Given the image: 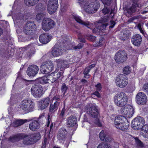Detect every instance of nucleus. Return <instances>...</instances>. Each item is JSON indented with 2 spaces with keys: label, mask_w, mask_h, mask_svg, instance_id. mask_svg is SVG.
<instances>
[{
  "label": "nucleus",
  "mask_w": 148,
  "mask_h": 148,
  "mask_svg": "<svg viewBox=\"0 0 148 148\" xmlns=\"http://www.w3.org/2000/svg\"><path fill=\"white\" fill-rule=\"evenodd\" d=\"M34 102L30 99H26L21 101L19 106L16 108L18 111L27 113L32 111L34 108Z\"/></svg>",
  "instance_id": "2"
},
{
  "label": "nucleus",
  "mask_w": 148,
  "mask_h": 148,
  "mask_svg": "<svg viewBox=\"0 0 148 148\" xmlns=\"http://www.w3.org/2000/svg\"><path fill=\"white\" fill-rule=\"evenodd\" d=\"M136 143L138 146L140 147H142L143 146V145L141 141L139 140L137 138H135Z\"/></svg>",
  "instance_id": "44"
},
{
  "label": "nucleus",
  "mask_w": 148,
  "mask_h": 148,
  "mask_svg": "<svg viewBox=\"0 0 148 148\" xmlns=\"http://www.w3.org/2000/svg\"><path fill=\"white\" fill-rule=\"evenodd\" d=\"M105 44V39L103 38H101L99 41L96 42L94 44L95 47H101Z\"/></svg>",
  "instance_id": "36"
},
{
  "label": "nucleus",
  "mask_w": 148,
  "mask_h": 148,
  "mask_svg": "<svg viewBox=\"0 0 148 148\" xmlns=\"http://www.w3.org/2000/svg\"><path fill=\"white\" fill-rule=\"evenodd\" d=\"M58 66L62 67H66L68 62L62 59H59L56 60Z\"/></svg>",
  "instance_id": "34"
},
{
  "label": "nucleus",
  "mask_w": 148,
  "mask_h": 148,
  "mask_svg": "<svg viewBox=\"0 0 148 148\" xmlns=\"http://www.w3.org/2000/svg\"><path fill=\"white\" fill-rule=\"evenodd\" d=\"M137 18H138V17L134 16V17L131 18H130V20L131 21H132L133 20L135 19H136Z\"/></svg>",
  "instance_id": "60"
},
{
  "label": "nucleus",
  "mask_w": 148,
  "mask_h": 148,
  "mask_svg": "<svg viewBox=\"0 0 148 148\" xmlns=\"http://www.w3.org/2000/svg\"><path fill=\"white\" fill-rule=\"evenodd\" d=\"M53 75V73H51L49 75H45L39 78L38 79V82L42 84H47L49 82L52 81V76Z\"/></svg>",
  "instance_id": "15"
},
{
  "label": "nucleus",
  "mask_w": 148,
  "mask_h": 148,
  "mask_svg": "<svg viewBox=\"0 0 148 148\" xmlns=\"http://www.w3.org/2000/svg\"><path fill=\"white\" fill-rule=\"evenodd\" d=\"M114 16V13H113V11L112 10L110 13V15L108 17V18H109L110 17H112Z\"/></svg>",
  "instance_id": "58"
},
{
  "label": "nucleus",
  "mask_w": 148,
  "mask_h": 148,
  "mask_svg": "<svg viewBox=\"0 0 148 148\" xmlns=\"http://www.w3.org/2000/svg\"><path fill=\"white\" fill-rule=\"evenodd\" d=\"M142 41V38L139 34H136L133 36L132 39V42L135 46L140 45Z\"/></svg>",
  "instance_id": "20"
},
{
  "label": "nucleus",
  "mask_w": 148,
  "mask_h": 148,
  "mask_svg": "<svg viewBox=\"0 0 148 148\" xmlns=\"http://www.w3.org/2000/svg\"><path fill=\"white\" fill-rule=\"evenodd\" d=\"M136 102L139 105L145 104L147 101V98L146 95L143 92H140L138 93L136 97Z\"/></svg>",
  "instance_id": "13"
},
{
  "label": "nucleus",
  "mask_w": 148,
  "mask_h": 148,
  "mask_svg": "<svg viewBox=\"0 0 148 148\" xmlns=\"http://www.w3.org/2000/svg\"><path fill=\"white\" fill-rule=\"evenodd\" d=\"M77 119L75 117L71 116L67 119V123L69 127H72L76 125Z\"/></svg>",
  "instance_id": "25"
},
{
  "label": "nucleus",
  "mask_w": 148,
  "mask_h": 148,
  "mask_svg": "<svg viewBox=\"0 0 148 148\" xmlns=\"http://www.w3.org/2000/svg\"><path fill=\"white\" fill-rule=\"evenodd\" d=\"M32 95L36 98H40L43 94V89L40 85H34L31 88Z\"/></svg>",
  "instance_id": "9"
},
{
  "label": "nucleus",
  "mask_w": 148,
  "mask_h": 148,
  "mask_svg": "<svg viewBox=\"0 0 148 148\" xmlns=\"http://www.w3.org/2000/svg\"><path fill=\"white\" fill-rule=\"evenodd\" d=\"M142 26V25L140 23L138 24L137 25V27L139 30L140 32L143 34L144 35L145 34V32Z\"/></svg>",
  "instance_id": "45"
},
{
  "label": "nucleus",
  "mask_w": 148,
  "mask_h": 148,
  "mask_svg": "<svg viewBox=\"0 0 148 148\" xmlns=\"http://www.w3.org/2000/svg\"><path fill=\"white\" fill-rule=\"evenodd\" d=\"M119 112L125 118L132 117L134 112V109L132 106L127 105L122 107L119 110Z\"/></svg>",
  "instance_id": "5"
},
{
  "label": "nucleus",
  "mask_w": 148,
  "mask_h": 148,
  "mask_svg": "<svg viewBox=\"0 0 148 148\" xmlns=\"http://www.w3.org/2000/svg\"><path fill=\"white\" fill-rule=\"evenodd\" d=\"M87 38L91 41H93L95 40V37L94 36L89 35L87 37Z\"/></svg>",
  "instance_id": "47"
},
{
  "label": "nucleus",
  "mask_w": 148,
  "mask_h": 148,
  "mask_svg": "<svg viewBox=\"0 0 148 148\" xmlns=\"http://www.w3.org/2000/svg\"><path fill=\"white\" fill-rule=\"evenodd\" d=\"M60 99V97L58 96H56L53 97V99L58 100Z\"/></svg>",
  "instance_id": "59"
},
{
  "label": "nucleus",
  "mask_w": 148,
  "mask_h": 148,
  "mask_svg": "<svg viewBox=\"0 0 148 148\" xmlns=\"http://www.w3.org/2000/svg\"><path fill=\"white\" fill-rule=\"evenodd\" d=\"M138 0H133V3H134L132 7L129 9H127V11L129 13L131 14L136 10V8L138 7V5L137 4V2Z\"/></svg>",
  "instance_id": "28"
},
{
  "label": "nucleus",
  "mask_w": 148,
  "mask_h": 148,
  "mask_svg": "<svg viewBox=\"0 0 148 148\" xmlns=\"http://www.w3.org/2000/svg\"><path fill=\"white\" fill-rule=\"evenodd\" d=\"M129 125V123L127 121L124 123H119L118 124V127L116 126V125H114V126L117 129L120 130H125L128 128Z\"/></svg>",
  "instance_id": "27"
},
{
  "label": "nucleus",
  "mask_w": 148,
  "mask_h": 148,
  "mask_svg": "<svg viewBox=\"0 0 148 148\" xmlns=\"http://www.w3.org/2000/svg\"><path fill=\"white\" fill-rule=\"evenodd\" d=\"M22 138V135L19 134L15 135L12 136L9 138L8 140L10 142H14L20 140Z\"/></svg>",
  "instance_id": "26"
},
{
  "label": "nucleus",
  "mask_w": 148,
  "mask_h": 148,
  "mask_svg": "<svg viewBox=\"0 0 148 148\" xmlns=\"http://www.w3.org/2000/svg\"><path fill=\"white\" fill-rule=\"evenodd\" d=\"M129 37V34H124L123 35V37L124 38H123L121 40H125L127 39Z\"/></svg>",
  "instance_id": "50"
},
{
  "label": "nucleus",
  "mask_w": 148,
  "mask_h": 148,
  "mask_svg": "<svg viewBox=\"0 0 148 148\" xmlns=\"http://www.w3.org/2000/svg\"><path fill=\"white\" fill-rule=\"evenodd\" d=\"M39 0H24L26 5L28 6H33L37 3Z\"/></svg>",
  "instance_id": "37"
},
{
  "label": "nucleus",
  "mask_w": 148,
  "mask_h": 148,
  "mask_svg": "<svg viewBox=\"0 0 148 148\" xmlns=\"http://www.w3.org/2000/svg\"><path fill=\"white\" fill-rule=\"evenodd\" d=\"M50 102V99L47 97L42 99L40 102L39 108L41 110L45 109L47 107Z\"/></svg>",
  "instance_id": "19"
},
{
  "label": "nucleus",
  "mask_w": 148,
  "mask_h": 148,
  "mask_svg": "<svg viewBox=\"0 0 148 148\" xmlns=\"http://www.w3.org/2000/svg\"><path fill=\"white\" fill-rule=\"evenodd\" d=\"M52 73H53V75L52 76L51 82H53L61 76V75H62L63 73V72L62 71H60L58 73H57V72L56 71Z\"/></svg>",
  "instance_id": "30"
},
{
  "label": "nucleus",
  "mask_w": 148,
  "mask_h": 148,
  "mask_svg": "<svg viewBox=\"0 0 148 148\" xmlns=\"http://www.w3.org/2000/svg\"><path fill=\"white\" fill-rule=\"evenodd\" d=\"M33 138H31L30 135L25 136L23 139V143L25 145H29L33 143Z\"/></svg>",
  "instance_id": "29"
},
{
  "label": "nucleus",
  "mask_w": 148,
  "mask_h": 148,
  "mask_svg": "<svg viewBox=\"0 0 148 148\" xmlns=\"http://www.w3.org/2000/svg\"><path fill=\"white\" fill-rule=\"evenodd\" d=\"M99 138L101 140H106V135L105 133L103 130L101 131L99 134Z\"/></svg>",
  "instance_id": "40"
},
{
  "label": "nucleus",
  "mask_w": 148,
  "mask_h": 148,
  "mask_svg": "<svg viewBox=\"0 0 148 148\" xmlns=\"http://www.w3.org/2000/svg\"><path fill=\"white\" fill-rule=\"evenodd\" d=\"M95 64H92L91 65H90L89 66H88V67H90V70L91 69L95 67Z\"/></svg>",
  "instance_id": "61"
},
{
  "label": "nucleus",
  "mask_w": 148,
  "mask_h": 148,
  "mask_svg": "<svg viewBox=\"0 0 148 148\" xmlns=\"http://www.w3.org/2000/svg\"><path fill=\"white\" fill-rule=\"evenodd\" d=\"M66 132V131L64 128L60 130L58 134V139L59 140L63 139L65 138Z\"/></svg>",
  "instance_id": "32"
},
{
  "label": "nucleus",
  "mask_w": 148,
  "mask_h": 148,
  "mask_svg": "<svg viewBox=\"0 0 148 148\" xmlns=\"http://www.w3.org/2000/svg\"><path fill=\"white\" fill-rule=\"evenodd\" d=\"M27 48L28 49H30V50L31 51V53H29L27 55V56H28V57L29 58L31 56H32L33 54L34 53V48L33 47L31 46V45H28Z\"/></svg>",
  "instance_id": "41"
},
{
  "label": "nucleus",
  "mask_w": 148,
  "mask_h": 148,
  "mask_svg": "<svg viewBox=\"0 0 148 148\" xmlns=\"http://www.w3.org/2000/svg\"><path fill=\"white\" fill-rule=\"evenodd\" d=\"M62 47L53 48L52 51V54L55 57L61 56L64 50L66 51V49H62Z\"/></svg>",
  "instance_id": "22"
},
{
  "label": "nucleus",
  "mask_w": 148,
  "mask_h": 148,
  "mask_svg": "<svg viewBox=\"0 0 148 148\" xmlns=\"http://www.w3.org/2000/svg\"><path fill=\"white\" fill-rule=\"evenodd\" d=\"M131 69L130 66H127L123 68V72L124 74L127 75L131 73Z\"/></svg>",
  "instance_id": "39"
},
{
  "label": "nucleus",
  "mask_w": 148,
  "mask_h": 148,
  "mask_svg": "<svg viewBox=\"0 0 148 148\" xmlns=\"http://www.w3.org/2000/svg\"><path fill=\"white\" fill-rule=\"evenodd\" d=\"M95 87L96 90L98 91H100L101 88V85L100 83H98L96 85Z\"/></svg>",
  "instance_id": "48"
},
{
  "label": "nucleus",
  "mask_w": 148,
  "mask_h": 148,
  "mask_svg": "<svg viewBox=\"0 0 148 148\" xmlns=\"http://www.w3.org/2000/svg\"><path fill=\"white\" fill-rule=\"evenodd\" d=\"M93 95H95L98 97H100V94L99 92L97 91L94 92L92 95V97H93Z\"/></svg>",
  "instance_id": "54"
},
{
  "label": "nucleus",
  "mask_w": 148,
  "mask_h": 148,
  "mask_svg": "<svg viewBox=\"0 0 148 148\" xmlns=\"http://www.w3.org/2000/svg\"><path fill=\"white\" fill-rule=\"evenodd\" d=\"M58 0H49L47 5L48 11L49 14L54 13L58 7Z\"/></svg>",
  "instance_id": "12"
},
{
  "label": "nucleus",
  "mask_w": 148,
  "mask_h": 148,
  "mask_svg": "<svg viewBox=\"0 0 148 148\" xmlns=\"http://www.w3.org/2000/svg\"><path fill=\"white\" fill-rule=\"evenodd\" d=\"M82 8L88 13H94L97 11L99 6L98 2L88 3L86 0H77Z\"/></svg>",
  "instance_id": "1"
},
{
  "label": "nucleus",
  "mask_w": 148,
  "mask_h": 148,
  "mask_svg": "<svg viewBox=\"0 0 148 148\" xmlns=\"http://www.w3.org/2000/svg\"><path fill=\"white\" fill-rule=\"evenodd\" d=\"M65 111V109L64 108H63L62 110L61 113L60 114V115L62 116H63L64 114Z\"/></svg>",
  "instance_id": "57"
},
{
  "label": "nucleus",
  "mask_w": 148,
  "mask_h": 148,
  "mask_svg": "<svg viewBox=\"0 0 148 148\" xmlns=\"http://www.w3.org/2000/svg\"><path fill=\"white\" fill-rule=\"evenodd\" d=\"M114 101L116 106H123L126 104L128 101L127 96L125 93L121 92L115 95Z\"/></svg>",
  "instance_id": "4"
},
{
  "label": "nucleus",
  "mask_w": 148,
  "mask_h": 148,
  "mask_svg": "<svg viewBox=\"0 0 148 148\" xmlns=\"http://www.w3.org/2000/svg\"><path fill=\"white\" fill-rule=\"evenodd\" d=\"M35 26L33 22H27L23 27V32L27 35L31 34L32 33Z\"/></svg>",
  "instance_id": "14"
},
{
  "label": "nucleus",
  "mask_w": 148,
  "mask_h": 148,
  "mask_svg": "<svg viewBox=\"0 0 148 148\" xmlns=\"http://www.w3.org/2000/svg\"><path fill=\"white\" fill-rule=\"evenodd\" d=\"M60 102L56 101L53 104H50L49 108V113H52L57 111Z\"/></svg>",
  "instance_id": "24"
},
{
  "label": "nucleus",
  "mask_w": 148,
  "mask_h": 148,
  "mask_svg": "<svg viewBox=\"0 0 148 148\" xmlns=\"http://www.w3.org/2000/svg\"><path fill=\"white\" fill-rule=\"evenodd\" d=\"M67 89V87L65 85V84H63L62 85L61 88V90L63 92H64V94L66 91Z\"/></svg>",
  "instance_id": "49"
},
{
  "label": "nucleus",
  "mask_w": 148,
  "mask_h": 148,
  "mask_svg": "<svg viewBox=\"0 0 148 148\" xmlns=\"http://www.w3.org/2000/svg\"><path fill=\"white\" fill-rule=\"evenodd\" d=\"M143 88L144 91L147 92V89H148V84H144L143 86Z\"/></svg>",
  "instance_id": "52"
},
{
  "label": "nucleus",
  "mask_w": 148,
  "mask_h": 148,
  "mask_svg": "<svg viewBox=\"0 0 148 148\" xmlns=\"http://www.w3.org/2000/svg\"><path fill=\"white\" fill-rule=\"evenodd\" d=\"M39 68L36 65H32L29 66L27 70V73L29 76L34 77L38 73Z\"/></svg>",
  "instance_id": "16"
},
{
  "label": "nucleus",
  "mask_w": 148,
  "mask_h": 148,
  "mask_svg": "<svg viewBox=\"0 0 148 148\" xmlns=\"http://www.w3.org/2000/svg\"><path fill=\"white\" fill-rule=\"evenodd\" d=\"M29 129L33 131H35L39 127V121L34 120L32 121L29 124Z\"/></svg>",
  "instance_id": "21"
},
{
  "label": "nucleus",
  "mask_w": 148,
  "mask_h": 148,
  "mask_svg": "<svg viewBox=\"0 0 148 148\" xmlns=\"http://www.w3.org/2000/svg\"><path fill=\"white\" fill-rule=\"evenodd\" d=\"M115 83L117 86L121 88H123L127 84L128 79L125 75H120L116 78Z\"/></svg>",
  "instance_id": "7"
},
{
  "label": "nucleus",
  "mask_w": 148,
  "mask_h": 148,
  "mask_svg": "<svg viewBox=\"0 0 148 148\" xmlns=\"http://www.w3.org/2000/svg\"><path fill=\"white\" fill-rule=\"evenodd\" d=\"M82 82L85 83L86 82V80L84 79H83L82 80Z\"/></svg>",
  "instance_id": "63"
},
{
  "label": "nucleus",
  "mask_w": 148,
  "mask_h": 148,
  "mask_svg": "<svg viewBox=\"0 0 148 148\" xmlns=\"http://www.w3.org/2000/svg\"><path fill=\"white\" fill-rule=\"evenodd\" d=\"M115 23L114 21H111V24L112 25L110 26V28H113L114 25H115Z\"/></svg>",
  "instance_id": "56"
},
{
  "label": "nucleus",
  "mask_w": 148,
  "mask_h": 148,
  "mask_svg": "<svg viewBox=\"0 0 148 148\" xmlns=\"http://www.w3.org/2000/svg\"><path fill=\"white\" fill-rule=\"evenodd\" d=\"M110 10L107 8H104L102 10V12L103 14L105 15L108 14L110 12Z\"/></svg>",
  "instance_id": "46"
},
{
  "label": "nucleus",
  "mask_w": 148,
  "mask_h": 148,
  "mask_svg": "<svg viewBox=\"0 0 148 148\" xmlns=\"http://www.w3.org/2000/svg\"><path fill=\"white\" fill-rule=\"evenodd\" d=\"M141 120L138 121V126L136 128V130H138L141 129V135L144 138L148 137V124L145 125H144L145 122L143 118L140 117Z\"/></svg>",
  "instance_id": "6"
},
{
  "label": "nucleus",
  "mask_w": 148,
  "mask_h": 148,
  "mask_svg": "<svg viewBox=\"0 0 148 148\" xmlns=\"http://www.w3.org/2000/svg\"><path fill=\"white\" fill-rule=\"evenodd\" d=\"M45 14L43 13H38L36 15V19L39 21L42 19L44 17Z\"/></svg>",
  "instance_id": "43"
},
{
  "label": "nucleus",
  "mask_w": 148,
  "mask_h": 148,
  "mask_svg": "<svg viewBox=\"0 0 148 148\" xmlns=\"http://www.w3.org/2000/svg\"><path fill=\"white\" fill-rule=\"evenodd\" d=\"M30 136H31V138H33V143L39 140L41 137L39 133L30 135Z\"/></svg>",
  "instance_id": "38"
},
{
  "label": "nucleus",
  "mask_w": 148,
  "mask_h": 148,
  "mask_svg": "<svg viewBox=\"0 0 148 148\" xmlns=\"http://www.w3.org/2000/svg\"><path fill=\"white\" fill-rule=\"evenodd\" d=\"M51 37L48 33L41 34L39 37L40 42L43 44H46L49 42L51 40Z\"/></svg>",
  "instance_id": "17"
},
{
  "label": "nucleus",
  "mask_w": 148,
  "mask_h": 148,
  "mask_svg": "<svg viewBox=\"0 0 148 148\" xmlns=\"http://www.w3.org/2000/svg\"><path fill=\"white\" fill-rule=\"evenodd\" d=\"M54 65L50 61L44 62L41 65L40 70L42 73H46L52 71L53 69Z\"/></svg>",
  "instance_id": "8"
},
{
  "label": "nucleus",
  "mask_w": 148,
  "mask_h": 148,
  "mask_svg": "<svg viewBox=\"0 0 148 148\" xmlns=\"http://www.w3.org/2000/svg\"><path fill=\"white\" fill-rule=\"evenodd\" d=\"M97 148H111V147L109 145L101 143L99 145Z\"/></svg>",
  "instance_id": "42"
},
{
  "label": "nucleus",
  "mask_w": 148,
  "mask_h": 148,
  "mask_svg": "<svg viewBox=\"0 0 148 148\" xmlns=\"http://www.w3.org/2000/svg\"><path fill=\"white\" fill-rule=\"evenodd\" d=\"M90 70V67H86L84 71V75L88 74V73L89 72Z\"/></svg>",
  "instance_id": "51"
},
{
  "label": "nucleus",
  "mask_w": 148,
  "mask_h": 148,
  "mask_svg": "<svg viewBox=\"0 0 148 148\" xmlns=\"http://www.w3.org/2000/svg\"><path fill=\"white\" fill-rule=\"evenodd\" d=\"M114 58L116 63L119 64L123 63L127 60V54L124 51H119L115 54Z\"/></svg>",
  "instance_id": "10"
},
{
  "label": "nucleus",
  "mask_w": 148,
  "mask_h": 148,
  "mask_svg": "<svg viewBox=\"0 0 148 148\" xmlns=\"http://www.w3.org/2000/svg\"><path fill=\"white\" fill-rule=\"evenodd\" d=\"M71 46L69 47H66L67 50L74 49L75 50H77L82 48L83 46V44L82 43H79L77 46H74L73 45H71ZM65 46L66 47V46L65 45Z\"/></svg>",
  "instance_id": "35"
},
{
  "label": "nucleus",
  "mask_w": 148,
  "mask_h": 148,
  "mask_svg": "<svg viewBox=\"0 0 148 148\" xmlns=\"http://www.w3.org/2000/svg\"><path fill=\"white\" fill-rule=\"evenodd\" d=\"M47 139L46 138H45L44 139V140L43 142V145L42 146V148H45V147L47 144Z\"/></svg>",
  "instance_id": "55"
},
{
  "label": "nucleus",
  "mask_w": 148,
  "mask_h": 148,
  "mask_svg": "<svg viewBox=\"0 0 148 148\" xmlns=\"http://www.w3.org/2000/svg\"><path fill=\"white\" fill-rule=\"evenodd\" d=\"M140 118V116H138L135 118L132 121L131 123V126L134 129L136 130V128L138 126V121L141 120Z\"/></svg>",
  "instance_id": "33"
},
{
  "label": "nucleus",
  "mask_w": 148,
  "mask_h": 148,
  "mask_svg": "<svg viewBox=\"0 0 148 148\" xmlns=\"http://www.w3.org/2000/svg\"><path fill=\"white\" fill-rule=\"evenodd\" d=\"M68 38H67L65 36H64L62 37V38H61V40L63 42H66V41H68Z\"/></svg>",
  "instance_id": "53"
},
{
  "label": "nucleus",
  "mask_w": 148,
  "mask_h": 148,
  "mask_svg": "<svg viewBox=\"0 0 148 148\" xmlns=\"http://www.w3.org/2000/svg\"><path fill=\"white\" fill-rule=\"evenodd\" d=\"M28 120H18L15 121L12 124L13 126L14 127H17L20 125H21L24 123H25L29 121Z\"/></svg>",
  "instance_id": "31"
},
{
  "label": "nucleus",
  "mask_w": 148,
  "mask_h": 148,
  "mask_svg": "<svg viewBox=\"0 0 148 148\" xmlns=\"http://www.w3.org/2000/svg\"><path fill=\"white\" fill-rule=\"evenodd\" d=\"M73 18L77 23L82 25H84L88 28L92 29V28L91 27L92 26V24L89 23L88 21L84 22L83 21L81 20L80 17L78 15H73Z\"/></svg>",
  "instance_id": "18"
},
{
  "label": "nucleus",
  "mask_w": 148,
  "mask_h": 148,
  "mask_svg": "<svg viewBox=\"0 0 148 148\" xmlns=\"http://www.w3.org/2000/svg\"><path fill=\"white\" fill-rule=\"evenodd\" d=\"M54 22L48 18L43 19L42 23V28L45 31H48L53 28L55 25Z\"/></svg>",
  "instance_id": "11"
},
{
  "label": "nucleus",
  "mask_w": 148,
  "mask_h": 148,
  "mask_svg": "<svg viewBox=\"0 0 148 148\" xmlns=\"http://www.w3.org/2000/svg\"><path fill=\"white\" fill-rule=\"evenodd\" d=\"M147 12H148V11H144L143 12L141 13L142 14H145Z\"/></svg>",
  "instance_id": "64"
},
{
  "label": "nucleus",
  "mask_w": 148,
  "mask_h": 148,
  "mask_svg": "<svg viewBox=\"0 0 148 148\" xmlns=\"http://www.w3.org/2000/svg\"><path fill=\"white\" fill-rule=\"evenodd\" d=\"M84 111L92 117L96 119L95 123L99 127H101L102 125L99 122L98 119L99 113L98 109L93 104L90 103L87 105L84 108Z\"/></svg>",
  "instance_id": "3"
},
{
  "label": "nucleus",
  "mask_w": 148,
  "mask_h": 148,
  "mask_svg": "<svg viewBox=\"0 0 148 148\" xmlns=\"http://www.w3.org/2000/svg\"><path fill=\"white\" fill-rule=\"evenodd\" d=\"M84 75V77L86 78H88L89 77L90 75L89 74H87Z\"/></svg>",
  "instance_id": "62"
},
{
  "label": "nucleus",
  "mask_w": 148,
  "mask_h": 148,
  "mask_svg": "<svg viewBox=\"0 0 148 148\" xmlns=\"http://www.w3.org/2000/svg\"><path fill=\"white\" fill-rule=\"evenodd\" d=\"M127 120L122 116L119 115L115 117L114 121V124L116 125L117 127H118V124L120 123H124L127 122Z\"/></svg>",
  "instance_id": "23"
}]
</instances>
